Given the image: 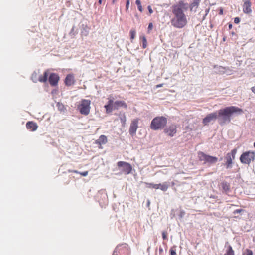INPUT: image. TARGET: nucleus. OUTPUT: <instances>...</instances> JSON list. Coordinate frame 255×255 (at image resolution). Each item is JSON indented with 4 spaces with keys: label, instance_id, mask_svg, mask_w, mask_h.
I'll return each instance as SVG.
<instances>
[{
    "label": "nucleus",
    "instance_id": "nucleus-13",
    "mask_svg": "<svg viewBox=\"0 0 255 255\" xmlns=\"http://www.w3.org/2000/svg\"><path fill=\"white\" fill-rule=\"evenodd\" d=\"M138 120L137 119L132 121L129 129V133L131 136H133L135 134L138 128Z\"/></svg>",
    "mask_w": 255,
    "mask_h": 255
},
{
    "label": "nucleus",
    "instance_id": "nucleus-8",
    "mask_svg": "<svg viewBox=\"0 0 255 255\" xmlns=\"http://www.w3.org/2000/svg\"><path fill=\"white\" fill-rule=\"evenodd\" d=\"M117 166L120 169V170L126 175L129 174L132 171L131 165L125 161H119L117 163Z\"/></svg>",
    "mask_w": 255,
    "mask_h": 255
},
{
    "label": "nucleus",
    "instance_id": "nucleus-47",
    "mask_svg": "<svg viewBox=\"0 0 255 255\" xmlns=\"http://www.w3.org/2000/svg\"><path fill=\"white\" fill-rule=\"evenodd\" d=\"M159 251L160 253H162L163 252V248L161 247H159Z\"/></svg>",
    "mask_w": 255,
    "mask_h": 255
},
{
    "label": "nucleus",
    "instance_id": "nucleus-59",
    "mask_svg": "<svg viewBox=\"0 0 255 255\" xmlns=\"http://www.w3.org/2000/svg\"><path fill=\"white\" fill-rule=\"evenodd\" d=\"M223 41H225V40H226V38H225V37H224V38H223Z\"/></svg>",
    "mask_w": 255,
    "mask_h": 255
},
{
    "label": "nucleus",
    "instance_id": "nucleus-37",
    "mask_svg": "<svg viewBox=\"0 0 255 255\" xmlns=\"http://www.w3.org/2000/svg\"><path fill=\"white\" fill-rule=\"evenodd\" d=\"M244 210L242 209H236L233 211V214L235 215L237 214L241 213L244 212Z\"/></svg>",
    "mask_w": 255,
    "mask_h": 255
},
{
    "label": "nucleus",
    "instance_id": "nucleus-16",
    "mask_svg": "<svg viewBox=\"0 0 255 255\" xmlns=\"http://www.w3.org/2000/svg\"><path fill=\"white\" fill-rule=\"evenodd\" d=\"M172 6L177 9L179 8L184 11V10H188L189 5L187 3H185L184 1L180 0L177 4H174Z\"/></svg>",
    "mask_w": 255,
    "mask_h": 255
},
{
    "label": "nucleus",
    "instance_id": "nucleus-12",
    "mask_svg": "<svg viewBox=\"0 0 255 255\" xmlns=\"http://www.w3.org/2000/svg\"><path fill=\"white\" fill-rule=\"evenodd\" d=\"M60 77L58 74L55 73H51L50 74L48 81L51 86L55 87L57 86Z\"/></svg>",
    "mask_w": 255,
    "mask_h": 255
},
{
    "label": "nucleus",
    "instance_id": "nucleus-61",
    "mask_svg": "<svg viewBox=\"0 0 255 255\" xmlns=\"http://www.w3.org/2000/svg\"><path fill=\"white\" fill-rule=\"evenodd\" d=\"M54 92H55V91L53 90L52 91V93H53Z\"/></svg>",
    "mask_w": 255,
    "mask_h": 255
},
{
    "label": "nucleus",
    "instance_id": "nucleus-25",
    "mask_svg": "<svg viewBox=\"0 0 255 255\" xmlns=\"http://www.w3.org/2000/svg\"><path fill=\"white\" fill-rule=\"evenodd\" d=\"M159 185V188L163 191H166L170 186L169 182H164L162 184H158Z\"/></svg>",
    "mask_w": 255,
    "mask_h": 255
},
{
    "label": "nucleus",
    "instance_id": "nucleus-2",
    "mask_svg": "<svg viewBox=\"0 0 255 255\" xmlns=\"http://www.w3.org/2000/svg\"><path fill=\"white\" fill-rule=\"evenodd\" d=\"M172 12L174 17L171 19V25L177 28H182L187 24V17L184 11L172 6Z\"/></svg>",
    "mask_w": 255,
    "mask_h": 255
},
{
    "label": "nucleus",
    "instance_id": "nucleus-15",
    "mask_svg": "<svg viewBox=\"0 0 255 255\" xmlns=\"http://www.w3.org/2000/svg\"><path fill=\"white\" fill-rule=\"evenodd\" d=\"M244 2L243 5V11L246 14L251 13L252 12L251 9V3L249 0H243Z\"/></svg>",
    "mask_w": 255,
    "mask_h": 255
},
{
    "label": "nucleus",
    "instance_id": "nucleus-36",
    "mask_svg": "<svg viewBox=\"0 0 255 255\" xmlns=\"http://www.w3.org/2000/svg\"><path fill=\"white\" fill-rule=\"evenodd\" d=\"M74 172L78 173V172L76 170H74ZM88 172L87 171L82 172H79V173L83 176H86L88 175Z\"/></svg>",
    "mask_w": 255,
    "mask_h": 255
},
{
    "label": "nucleus",
    "instance_id": "nucleus-44",
    "mask_svg": "<svg viewBox=\"0 0 255 255\" xmlns=\"http://www.w3.org/2000/svg\"><path fill=\"white\" fill-rule=\"evenodd\" d=\"M162 238H163V239L164 240L167 239V235H166V233L165 232H162Z\"/></svg>",
    "mask_w": 255,
    "mask_h": 255
},
{
    "label": "nucleus",
    "instance_id": "nucleus-22",
    "mask_svg": "<svg viewBox=\"0 0 255 255\" xmlns=\"http://www.w3.org/2000/svg\"><path fill=\"white\" fill-rule=\"evenodd\" d=\"M107 142V138L105 135H101L99 139L95 141V143L98 145L105 144Z\"/></svg>",
    "mask_w": 255,
    "mask_h": 255
},
{
    "label": "nucleus",
    "instance_id": "nucleus-23",
    "mask_svg": "<svg viewBox=\"0 0 255 255\" xmlns=\"http://www.w3.org/2000/svg\"><path fill=\"white\" fill-rule=\"evenodd\" d=\"M49 70H47L44 71L43 75L39 76V81L41 83H45L47 81L48 76L49 74Z\"/></svg>",
    "mask_w": 255,
    "mask_h": 255
},
{
    "label": "nucleus",
    "instance_id": "nucleus-39",
    "mask_svg": "<svg viewBox=\"0 0 255 255\" xmlns=\"http://www.w3.org/2000/svg\"><path fill=\"white\" fill-rule=\"evenodd\" d=\"M209 10H210V8H208L207 9H206L205 10V15L203 16V18H202V21L204 20L206 17V16L207 15V14H208L209 12Z\"/></svg>",
    "mask_w": 255,
    "mask_h": 255
},
{
    "label": "nucleus",
    "instance_id": "nucleus-53",
    "mask_svg": "<svg viewBox=\"0 0 255 255\" xmlns=\"http://www.w3.org/2000/svg\"><path fill=\"white\" fill-rule=\"evenodd\" d=\"M150 201H149V200H148V201H147V206H149V205H150Z\"/></svg>",
    "mask_w": 255,
    "mask_h": 255
},
{
    "label": "nucleus",
    "instance_id": "nucleus-32",
    "mask_svg": "<svg viewBox=\"0 0 255 255\" xmlns=\"http://www.w3.org/2000/svg\"><path fill=\"white\" fill-rule=\"evenodd\" d=\"M136 35V30L132 28L130 31V39H134Z\"/></svg>",
    "mask_w": 255,
    "mask_h": 255
},
{
    "label": "nucleus",
    "instance_id": "nucleus-33",
    "mask_svg": "<svg viewBox=\"0 0 255 255\" xmlns=\"http://www.w3.org/2000/svg\"><path fill=\"white\" fill-rule=\"evenodd\" d=\"M142 47L143 48H145L147 46V40L146 37L144 36H143L142 37Z\"/></svg>",
    "mask_w": 255,
    "mask_h": 255
},
{
    "label": "nucleus",
    "instance_id": "nucleus-28",
    "mask_svg": "<svg viewBox=\"0 0 255 255\" xmlns=\"http://www.w3.org/2000/svg\"><path fill=\"white\" fill-rule=\"evenodd\" d=\"M104 108L106 109V113L108 114L111 113L112 111L114 109V105H111L109 104H106L104 106Z\"/></svg>",
    "mask_w": 255,
    "mask_h": 255
},
{
    "label": "nucleus",
    "instance_id": "nucleus-54",
    "mask_svg": "<svg viewBox=\"0 0 255 255\" xmlns=\"http://www.w3.org/2000/svg\"><path fill=\"white\" fill-rule=\"evenodd\" d=\"M171 186H174V185H175L174 182H172L171 183Z\"/></svg>",
    "mask_w": 255,
    "mask_h": 255
},
{
    "label": "nucleus",
    "instance_id": "nucleus-11",
    "mask_svg": "<svg viewBox=\"0 0 255 255\" xmlns=\"http://www.w3.org/2000/svg\"><path fill=\"white\" fill-rule=\"evenodd\" d=\"M218 120L216 111L208 114L203 120L202 123L204 125H208L212 121Z\"/></svg>",
    "mask_w": 255,
    "mask_h": 255
},
{
    "label": "nucleus",
    "instance_id": "nucleus-42",
    "mask_svg": "<svg viewBox=\"0 0 255 255\" xmlns=\"http://www.w3.org/2000/svg\"><path fill=\"white\" fill-rule=\"evenodd\" d=\"M240 20H241L240 18L238 17H237L234 18V22L236 24H238L240 22Z\"/></svg>",
    "mask_w": 255,
    "mask_h": 255
},
{
    "label": "nucleus",
    "instance_id": "nucleus-55",
    "mask_svg": "<svg viewBox=\"0 0 255 255\" xmlns=\"http://www.w3.org/2000/svg\"><path fill=\"white\" fill-rule=\"evenodd\" d=\"M162 86V84H160L157 86V87H160Z\"/></svg>",
    "mask_w": 255,
    "mask_h": 255
},
{
    "label": "nucleus",
    "instance_id": "nucleus-24",
    "mask_svg": "<svg viewBox=\"0 0 255 255\" xmlns=\"http://www.w3.org/2000/svg\"><path fill=\"white\" fill-rule=\"evenodd\" d=\"M214 68L215 69V72L219 74H224L225 72V67L221 66L214 65Z\"/></svg>",
    "mask_w": 255,
    "mask_h": 255
},
{
    "label": "nucleus",
    "instance_id": "nucleus-49",
    "mask_svg": "<svg viewBox=\"0 0 255 255\" xmlns=\"http://www.w3.org/2000/svg\"><path fill=\"white\" fill-rule=\"evenodd\" d=\"M219 14L220 15H222L223 14V9L221 8V9H220Z\"/></svg>",
    "mask_w": 255,
    "mask_h": 255
},
{
    "label": "nucleus",
    "instance_id": "nucleus-58",
    "mask_svg": "<svg viewBox=\"0 0 255 255\" xmlns=\"http://www.w3.org/2000/svg\"><path fill=\"white\" fill-rule=\"evenodd\" d=\"M150 247H149L148 248V249H147V251H148L149 250H150Z\"/></svg>",
    "mask_w": 255,
    "mask_h": 255
},
{
    "label": "nucleus",
    "instance_id": "nucleus-4",
    "mask_svg": "<svg viewBox=\"0 0 255 255\" xmlns=\"http://www.w3.org/2000/svg\"><path fill=\"white\" fill-rule=\"evenodd\" d=\"M198 157L200 161H204L203 164H208L209 165L216 164L218 160L217 157L206 154L202 151L198 152Z\"/></svg>",
    "mask_w": 255,
    "mask_h": 255
},
{
    "label": "nucleus",
    "instance_id": "nucleus-38",
    "mask_svg": "<svg viewBox=\"0 0 255 255\" xmlns=\"http://www.w3.org/2000/svg\"><path fill=\"white\" fill-rule=\"evenodd\" d=\"M130 4V0H126V11L127 12Z\"/></svg>",
    "mask_w": 255,
    "mask_h": 255
},
{
    "label": "nucleus",
    "instance_id": "nucleus-18",
    "mask_svg": "<svg viewBox=\"0 0 255 255\" xmlns=\"http://www.w3.org/2000/svg\"><path fill=\"white\" fill-rule=\"evenodd\" d=\"M26 126L28 129H30L32 131L36 130L38 128L37 124L33 121H28L27 122Z\"/></svg>",
    "mask_w": 255,
    "mask_h": 255
},
{
    "label": "nucleus",
    "instance_id": "nucleus-29",
    "mask_svg": "<svg viewBox=\"0 0 255 255\" xmlns=\"http://www.w3.org/2000/svg\"><path fill=\"white\" fill-rule=\"evenodd\" d=\"M224 255H234V251L231 246L229 245Z\"/></svg>",
    "mask_w": 255,
    "mask_h": 255
},
{
    "label": "nucleus",
    "instance_id": "nucleus-3",
    "mask_svg": "<svg viewBox=\"0 0 255 255\" xmlns=\"http://www.w3.org/2000/svg\"><path fill=\"white\" fill-rule=\"evenodd\" d=\"M167 123V119L164 116H157L152 119L150 128L153 130L163 129Z\"/></svg>",
    "mask_w": 255,
    "mask_h": 255
},
{
    "label": "nucleus",
    "instance_id": "nucleus-7",
    "mask_svg": "<svg viewBox=\"0 0 255 255\" xmlns=\"http://www.w3.org/2000/svg\"><path fill=\"white\" fill-rule=\"evenodd\" d=\"M90 104L91 101L90 100H82L80 104L78 107L80 113L85 116L88 115L91 109Z\"/></svg>",
    "mask_w": 255,
    "mask_h": 255
},
{
    "label": "nucleus",
    "instance_id": "nucleus-50",
    "mask_svg": "<svg viewBox=\"0 0 255 255\" xmlns=\"http://www.w3.org/2000/svg\"><path fill=\"white\" fill-rule=\"evenodd\" d=\"M252 91L255 94V86L251 88Z\"/></svg>",
    "mask_w": 255,
    "mask_h": 255
},
{
    "label": "nucleus",
    "instance_id": "nucleus-6",
    "mask_svg": "<svg viewBox=\"0 0 255 255\" xmlns=\"http://www.w3.org/2000/svg\"><path fill=\"white\" fill-rule=\"evenodd\" d=\"M255 159L254 152L248 151L243 152L240 157V161L242 164L249 165Z\"/></svg>",
    "mask_w": 255,
    "mask_h": 255
},
{
    "label": "nucleus",
    "instance_id": "nucleus-45",
    "mask_svg": "<svg viewBox=\"0 0 255 255\" xmlns=\"http://www.w3.org/2000/svg\"><path fill=\"white\" fill-rule=\"evenodd\" d=\"M114 101L112 99H110L108 101V103L107 104H109V105H114Z\"/></svg>",
    "mask_w": 255,
    "mask_h": 255
},
{
    "label": "nucleus",
    "instance_id": "nucleus-57",
    "mask_svg": "<svg viewBox=\"0 0 255 255\" xmlns=\"http://www.w3.org/2000/svg\"><path fill=\"white\" fill-rule=\"evenodd\" d=\"M223 160V157H221V158H220V160H220V161H221V160Z\"/></svg>",
    "mask_w": 255,
    "mask_h": 255
},
{
    "label": "nucleus",
    "instance_id": "nucleus-40",
    "mask_svg": "<svg viewBox=\"0 0 255 255\" xmlns=\"http://www.w3.org/2000/svg\"><path fill=\"white\" fill-rule=\"evenodd\" d=\"M76 33H77L76 32L74 31V26H73L70 33H69V34L70 35H75Z\"/></svg>",
    "mask_w": 255,
    "mask_h": 255
},
{
    "label": "nucleus",
    "instance_id": "nucleus-26",
    "mask_svg": "<svg viewBox=\"0 0 255 255\" xmlns=\"http://www.w3.org/2000/svg\"><path fill=\"white\" fill-rule=\"evenodd\" d=\"M40 73V70H38V73L34 71L31 74V79L34 83H37L39 81V77H38V74Z\"/></svg>",
    "mask_w": 255,
    "mask_h": 255
},
{
    "label": "nucleus",
    "instance_id": "nucleus-34",
    "mask_svg": "<svg viewBox=\"0 0 255 255\" xmlns=\"http://www.w3.org/2000/svg\"><path fill=\"white\" fill-rule=\"evenodd\" d=\"M175 248H176L175 246H174L173 247L171 248V249L170 250V255H177Z\"/></svg>",
    "mask_w": 255,
    "mask_h": 255
},
{
    "label": "nucleus",
    "instance_id": "nucleus-56",
    "mask_svg": "<svg viewBox=\"0 0 255 255\" xmlns=\"http://www.w3.org/2000/svg\"><path fill=\"white\" fill-rule=\"evenodd\" d=\"M231 34H232V35H235V32H232Z\"/></svg>",
    "mask_w": 255,
    "mask_h": 255
},
{
    "label": "nucleus",
    "instance_id": "nucleus-10",
    "mask_svg": "<svg viewBox=\"0 0 255 255\" xmlns=\"http://www.w3.org/2000/svg\"><path fill=\"white\" fill-rule=\"evenodd\" d=\"M100 204L106 203L108 201V197L105 189H101L98 191L96 195Z\"/></svg>",
    "mask_w": 255,
    "mask_h": 255
},
{
    "label": "nucleus",
    "instance_id": "nucleus-21",
    "mask_svg": "<svg viewBox=\"0 0 255 255\" xmlns=\"http://www.w3.org/2000/svg\"><path fill=\"white\" fill-rule=\"evenodd\" d=\"M90 28L87 25L82 24L81 25V34L82 36H87L89 32Z\"/></svg>",
    "mask_w": 255,
    "mask_h": 255
},
{
    "label": "nucleus",
    "instance_id": "nucleus-51",
    "mask_svg": "<svg viewBox=\"0 0 255 255\" xmlns=\"http://www.w3.org/2000/svg\"><path fill=\"white\" fill-rule=\"evenodd\" d=\"M102 0H98V3L99 4H102Z\"/></svg>",
    "mask_w": 255,
    "mask_h": 255
},
{
    "label": "nucleus",
    "instance_id": "nucleus-52",
    "mask_svg": "<svg viewBox=\"0 0 255 255\" xmlns=\"http://www.w3.org/2000/svg\"><path fill=\"white\" fill-rule=\"evenodd\" d=\"M135 16L137 18V19L138 20H139V16H138V15H137V14H135Z\"/></svg>",
    "mask_w": 255,
    "mask_h": 255
},
{
    "label": "nucleus",
    "instance_id": "nucleus-20",
    "mask_svg": "<svg viewBox=\"0 0 255 255\" xmlns=\"http://www.w3.org/2000/svg\"><path fill=\"white\" fill-rule=\"evenodd\" d=\"M120 107H123L125 109H127L128 106L124 101H116L114 102V109L118 110Z\"/></svg>",
    "mask_w": 255,
    "mask_h": 255
},
{
    "label": "nucleus",
    "instance_id": "nucleus-46",
    "mask_svg": "<svg viewBox=\"0 0 255 255\" xmlns=\"http://www.w3.org/2000/svg\"><path fill=\"white\" fill-rule=\"evenodd\" d=\"M152 28H153V24L152 23H150L148 26V30H150L152 29Z\"/></svg>",
    "mask_w": 255,
    "mask_h": 255
},
{
    "label": "nucleus",
    "instance_id": "nucleus-41",
    "mask_svg": "<svg viewBox=\"0 0 255 255\" xmlns=\"http://www.w3.org/2000/svg\"><path fill=\"white\" fill-rule=\"evenodd\" d=\"M185 214V211L182 210L180 211V214H179V216L180 218H182L184 216Z\"/></svg>",
    "mask_w": 255,
    "mask_h": 255
},
{
    "label": "nucleus",
    "instance_id": "nucleus-5",
    "mask_svg": "<svg viewBox=\"0 0 255 255\" xmlns=\"http://www.w3.org/2000/svg\"><path fill=\"white\" fill-rule=\"evenodd\" d=\"M237 152L236 148L233 149L230 152H228L224 157V166L226 169H231L233 167V160L235 159V156Z\"/></svg>",
    "mask_w": 255,
    "mask_h": 255
},
{
    "label": "nucleus",
    "instance_id": "nucleus-48",
    "mask_svg": "<svg viewBox=\"0 0 255 255\" xmlns=\"http://www.w3.org/2000/svg\"><path fill=\"white\" fill-rule=\"evenodd\" d=\"M229 29H231L232 28V24L231 23H228Z\"/></svg>",
    "mask_w": 255,
    "mask_h": 255
},
{
    "label": "nucleus",
    "instance_id": "nucleus-60",
    "mask_svg": "<svg viewBox=\"0 0 255 255\" xmlns=\"http://www.w3.org/2000/svg\"><path fill=\"white\" fill-rule=\"evenodd\" d=\"M254 146L255 148V142L254 143Z\"/></svg>",
    "mask_w": 255,
    "mask_h": 255
},
{
    "label": "nucleus",
    "instance_id": "nucleus-17",
    "mask_svg": "<svg viewBox=\"0 0 255 255\" xmlns=\"http://www.w3.org/2000/svg\"><path fill=\"white\" fill-rule=\"evenodd\" d=\"M221 186L223 190V192L228 194L231 191L230 184L227 181H223L221 183Z\"/></svg>",
    "mask_w": 255,
    "mask_h": 255
},
{
    "label": "nucleus",
    "instance_id": "nucleus-27",
    "mask_svg": "<svg viewBox=\"0 0 255 255\" xmlns=\"http://www.w3.org/2000/svg\"><path fill=\"white\" fill-rule=\"evenodd\" d=\"M119 117L120 119L122 126L124 127L126 122V117L125 113L120 112L119 114Z\"/></svg>",
    "mask_w": 255,
    "mask_h": 255
},
{
    "label": "nucleus",
    "instance_id": "nucleus-1",
    "mask_svg": "<svg viewBox=\"0 0 255 255\" xmlns=\"http://www.w3.org/2000/svg\"><path fill=\"white\" fill-rule=\"evenodd\" d=\"M216 112L218 117V122L221 126L230 123L233 117L244 113L242 109L234 106L220 109L216 111Z\"/></svg>",
    "mask_w": 255,
    "mask_h": 255
},
{
    "label": "nucleus",
    "instance_id": "nucleus-30",
    "mask_svg": "<svg viewBox=\"0 0 255 255\" xmlns=\"http://www.w3.org/2000/svg\"><path fill=\"white\" fill-rule=\"evenodd\" d=\"M146 187L149 188H155V189H159V185L158 184H154V183H146Z\"/></svg>",
    "mask_w": 255,
    "mask_h": 255
},
{
    "label": "nucleus",
    "instance_id": "nucleus-14",
    "mask_svg": "<svg viewBox=\"0 0 255 255\" xmlns=\"http://www.w3.org/2000/svg\"><path fill=\"white\" fill-rule=\"evenodd\" d=\"M75 80L73 74L67 75L64 80V83L67 86H71L75 84Z\"/></svg>",
    "mask_w": 255,
    "mask_h": 255
},
{
    "label": "nucleus",
    "instance_id": "nucleus-43",
    "mask_svg": "<svg viewBox=\"0 0 255 255\" xmlns=\"http://www.w3.org/2000/svg\"><path fill=\"white\" fill-rule=\"evenodd\" d=\"M147 9H148V11H149V13L150 14H152V13L153 12V10H152V8H151V6L150 5H148V6H147Z\"/></svg>",
    "mask_w": 255,
    "mask_h": 255
},
{
    "label": "nucleus",
    "instance_id": "nucleus-19",
    "mask_svg": "<svg viewBox=\"0 0 255 255\" xmlns=\"http://www.w3.org/2000/svg\"><path fill=\"white\" fill-rule=\"evenodd\" d=\"M193 2L190 4L189 8L191 11H196L197 8L198 7L201 0H193Z\"/></svg>",
    "mask_w": 255,
    "mask_h": 255
},
{
    "label": "nucleus",
    "instance_id": "nucleus-35",
    "mask_svg": "<svg viewBox=\"0 0 255 255\" xmlns=\"http://www.w3.org/2000/svg\"><path fill=\"white\" fill-rule=\"evenodd\" d=\"M243 255H253V252L250 249H246L245 252L243 253Z\"/></svg>",
    "mask_w": 255,
    "mask_h": 255
},
{
    "label": "nucleus",
    "instance_id": "nucleus-9",
    "mask_svg": "<svg viewBox=\"0 0 255 255\" xmlns=\"http://www.w3.org/2000/svg\"><path fill=\"white\" fill-rule=\"evenodd\" d=\"M164 133L169 137H173L177 132V126L175 124H172L168 127H165Z\"/></svg>",
    "mask_w": 255,
    "mask_h": 255
},
{
    "label": "nucleus",
    "instance_id": "nucleus-31",
    "mask_svg": "<svg viewBox=\"0 0 255 255\" xmlns=\"http://www.w3.org/2000/svg\"><path fill=\"white\" fill-rule=\"evenodd\" d=\"M135 3L137 6L138 9L142 12L143 11V8L141 5V1L140 0H136Z\"/></svg>",
    "mask_w": 255,
    "mask_h": 255
}]
</instances>
